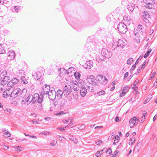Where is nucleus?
Wrapping results in <instances>:
<instances>
[{
	"instance_id": "nucleus-12",
	"label": "nucleus",
	"mask_w": 157,
	"mask_h": 157,
	"mask_svg": "<svg viewBox=\"0 0 157 157\" xmlns=\"http://www.w3.org/2000/svg\"><path fill=\"white\" fill-rule=\"evenodd\" d=\"M48 94L49 98L51 100H54L56 97V92L54 90H52Z\"/></svg>"
},
{
	"instance_id": "nucleus-24",
	"label": "nucleus",
	"mask_w": 157,
	"mask_h": 157,
	"mask_svg": "<svg viewBox=\"0 0 157 157\" xmlns=\"http://www.w3.org/2000/svg\"><path fill=\"white\" fill-rule=\"evenodd\" d=\"M4 44H0V54H3L5 53Z\"/></svg>"
},
{
	"instance_id": "nucleus-13",
	"label": "nucleus",
	"mask_w": 157,
	"mask_h": 157,
	"mask_svg": "<svg viewBox=\"0 0 157 157\" xmlns=\"http://www.w3.org/2000/svg\"><path fill=\"white\" fill-rule=\"evenodd\" d=\"M139 121L138 118H131L129 121V125L131 128H133L136 125Z\"/></svg>"
},
{
	"instance_id": "nucleus-34",
	"label": "nucleus",
	"mask_w": 157,
	"mask_h": 157,
	"mask_svg": "<svg viewBox=\"0 0 157 157\" xmlns=\"http://www.w3.org/2000/svg\"><path fill=\"white\" fill-rule=\"evenodd\" d=\"M69 120L70 121V123L72 124H73L72 123V121H71V120H70V119H68V120H67V119L66 120V119H63V120H62V121L64 124L65 123H68V122H69Z\"/></svg>"
},
{
	"instance_id": "nucleus-17",
	"label": "nucleus",
	"mask_w": 157,
	"mask_h": 157,
	"mask_svg": "<svg viewBox=\"0 0 157 157\" xmlns=\"http://www.w3.org/2000/svg\"><path fill=\"white\" fill-rule=\"evenodd\" d=\"M80 91L81 96L82 97L85 96L87 93V89H86V87L84 86L81 87H80Z\"/></svg>"
},
{
	"instance_id": "nucleus-42",
	"label": "nucleus",
	"mask_w": 157,
	"mask_h": 157,
	"mask_svg": "<svg viewBox=\"0 0 157 157\" xmlns=\"http://www.w3.org/2000/svg\"><path fill=\"white\" fill-rule=\"evenodd\" d=\"M5 137H8L10 136L11 134L8 132L5 133L3 135Z\"/></svg>"
},
{
	"instance_id": "nucleus-46",
	"label": "nucleus",
	"mask_w": 157,
	"mask_h": 157,
	"mask_svg": "<svg viewBox=\"0 0 157 157\" xmlns=\"http://www.w3.org/2000/svg\"><path fill=\"white\" fill-rule=\"evenodd\" d=\"M57 143V140H53L52 142H51L50 145L51 146H54Z\"/></svg>"
},
{
	"instance_id": "nucleus-53",
	"label": "nucleus",
	"mask_w": 157,
	"mask_h": 157,
	"mask_svg": "<svg viewBox=\"0 0 157 157\" xmlns=\"http://www.w3.org/2000/svg\"><path fill=\"white\" fill-rule=\"evenodd\" d=\"M139 33H140V32H139V31H137V29L136 30H135V29H134V33L135 36H137L138 34Z\"/></svg>"
},
{
	"instance_id": "nucleus-30",
	"label": "nucleus",
	"mask_w": 157,
	"mask_h": 157,
	"mask_svg": "<svg viewBox=\"0 0 157 157\" xmlns=\"http://www.w3.org/2000/svg\"><path fill=\"white\" fill-rule=\"evenodd\" d=\"M41 121V120H40L38 118H35L32 121V122L33 124H40Z\"/></svg>"
},
{
	"instance_id": "nucleus-16",
	"label": "nucleus",
	"mask_w": 157,
	"mask_h": 157,
	"mask_svg": "<svg viewBox=\"0 0 157 157\" xmlns=\"http://www.w3.org/2000/svg\"><path fill=\"white\" fill-rule=\"evenodd\" d=\"M137 31H139L140 33H141L142 35H144L145 34L144 27L143 25L140 24H139L138 26Z\"/></svg>"
},
{
	"instance_id": "nucleus-43",
	"label": "nucleus",
	"mask_w": 157,
	"mask_h": 157,
	"mask_svg": "<svg viewBox=\"0 0 157 157\" xmlns=\"http://www.w3.org/2000/svg\"><path fill=\"white\" fill-rule=\"evenodd\" d=\"M7 85L9 87H11L14 85L13 83V82H12L11 80L10 81L8 82L7 83Z\"/></svg>"
},
{
	"instance_id": "nucleus-31",
	"label": "nucleus",
	"mask_w": 157,
	"mask_h": 157,
	"mask_svg": "<svg viewBox=\"0 0 157 157\" xmlns=\"http://www.w3.org/2000/svg\"><path fill=\"white\" fill-rule=\"evenodd\" d=\"M152 97V96L151 94H149L148 95L147 99L144 101V104L147 103L149 101L150 99H151Z\"/></svg>"
},
{
	"instance_id": "nucleus-28",
	"label": "nucleus",
	"mask_w": 157,
	"mask_h": 157,
	"mask_svg": "<svg viewBox=\"0 0 157 157\" xmlns=\"http://www.w3.org/2000/svg\"><path fill=\"white\" fill-rule=\"evenodd\" d=\"M105 57L101 54L100 56H98L96 57V59L99 62H101L104 59Z\"/></svg>"
},
{
	"instance_id": "nucleus-25",
	"label": "nucleus",
	"mask_w": 157,
	"mask_h": 157,
	"mask_svg": "<svg viewBox=\"0 0 157 157\" xmlns=\"http://www.w3.org/2000/svg\"><path fill=\"white\" fill-rule=\"evenodd\" d=\"M123 18L124 20L126 23L129 24L130 23V18L129 17H128L127 15H125L123 17Z\"/></svg>"
},
{
	"instance_id": "nucleus-8",
	"label": "nucleus",
	"mask_w": 157,
	"mask_h": 157,
	"mask_svg": "<svg viewBox=\"0 0 157 157\" xmlns=\"http://www.w3.org/2000/svg\"><path fill=\"white\" fill-rule=\"evenodd\" d=\"M50 86L48 85H45L43 87V90L40 93L43 96L44 94H48L50 91Z\"/></svg>"
},
{
	"instance_id": "nucleus-5",
	"label": "nucleus",
	"mask_w": 157,
	"mask_h": 157,
	"mask_svg": "<svg viewBox=\"0 0 157 157\" xmlns=\"http://www.w3.org/2000/svg\"><path fill=\"white\" fill-rule=\"evenodd\" d=\"M144 3L146 4L145 6L146 8L149 9H152L154 7L155 2L154 0H143Z\"/></svg>"
},
{
	"instance_id": "nucleus-23",
	"label": "nucleus",
	"mask_w": 157,
	"mask_h": 157,
	"mask_svg": "<svg viewBox=\"0 0 157 157\" xmlns=\"http://www.w3.org/2000/svg\"><path fill=\"white\" fill-rule=\"evenodd\" d=\"M78 85V84L77 82L76 83L73 84L72 88L74 91H75L76 92L78 91L79 88Z\"/></svg>"
},
{
	"instance_id": "nucleus-37",
	"label": "nucleus",
	"mask_w": 157,
	"mask_h": 157,
	"mask_svg": "<svg viewBox=\"0 0 157 157\" xmlns=\"http://www.w3.org/2000/svg\"><path fill=\"white\" fill-rule=\"evenodd\" d=\"M129 89V87L128 86H125L123 87V90L124 92H125L127 93Z\"/></svg>"
},
{
	"instance_id": "nucleus-40",
	"label": "nucleus",
	"mask_w": 157,
	"mask_h": 157,
	"mask_svg": "<svg viewBox=\"0 0 157 157\" xmlns=\"http://www.w3.org/2000/svg\"><path fill=\"white\" fill-rule=\"evenodd\" d=\"M31 96V95H29L27 97V98H26L22 100V102H24L25 103V102H28L29 99L30 98Z\"/></svg>"
},
{
	"instance_id": "nucleus-60",
	"label": "nucleus",
	"mask_w": 157,
	"mask_h": 157,
	"mask_svg": "<svg viewBox=\"0 0 157 157\" xmlns=\"http://www.w3.org/2000/svg\"><path fill=\"white\" fill-rule=\"evenodd\" d=\"M126 93L125 92H124L123 90H122V93L120 94V97H121L122 96H124L125 95V94Z\"/></svg>"
},
{
	"instance_id": "nucleus-54",
	"label": "nucleus",
	"mask_w": 157,
	"mask_h": 157,
	"mask_svg": "<svg viewBox=\"0 0 157 157\" xmlns=\"http://www.w3.org/2000/svg\"><path fill=\"white\" fill-rule=\"evenodd\" d=\"M38 108L39 110H42L43 108V106H42V105L41 104L39 105H38Z\"/></svg>"
},
{
	"instance_id": "nucleus-47",
	"label": "nucleus",
	"mask_w": 157,
	"mask_h": 157,
	"mask_svg": "<svg viewBox=\"0 0 157 157\" xmlns=\"http://www.w3.org/2000/svg\"><path fill=\"white\" fill-rule=\"evenodd\" d=\"M85 126L86 125L84 124H82L78 128L79 129L83 130L85 128Z\"/></svg>"
},
{
	"instance_id": "nucleus-48",
	"label": "nucleus",
	"mask_w": 157,
	"mask_h": 157,
	"mask_svg": "<svg viewBox=\"0 0 157 157\" xmlns=\"http://www.w3.org/2000/svg\"><path fill=\"white\" fill-rule=\"evenodd\" d=\"M128 0H122L121 2V4L123 5H125L128 3Z\"/></svg>"
},
{
	"instance_id": "nucleus-55",
	"label": "nucleus",
	"mask_w": 157,
	"mask_h": 157,
	"mask_svg": "<svg viewBox=\"0 0 157 157\" xmlns=\"http://www.w3.org/2000/svg\"><path fill=\"white\" fill-rule=\"evenodd\" d=\"M139 120V121L140 122H143L145 120V118H138Z\"/></svg>"
},
{
	"instance_id": "nucleus-11",
	"label": "nucleus",
	"mask_w": 157,
	"mask_h": 157,
	"mask_svg": "<svg viewBox=\"0 0 157 157\" xmlns=\"http://www.w3.org/2000/svg\"><path fill=\"white\" fill-rule=\"evenodd\" d=\"M27 90L25 89H24L22 90H21L20 89V90H19V94L18 95V98L20 100L21 99V98H26L25 97L26 96V94L27 93Z\"/></svg>"
},
{
	"instance_id": "nucleus-39",
	"label": "nucleus",
	"mask_w": 157,
	"mask_h": 157,
	"mask_svg": "<svg viewBox=\"0 0 157 157\" xmlns=\"http://www.w3.org/2000/svg\"><path fill=\"white\" fill-rule=\"evenodd\" d=\"M12 82H13L14 85L17 84L18 82V79H17L15 78H13L11 80Z\"/></svg>"
},
{
	"instance_id": "nucleus-18",
	"label": "nucleus",
	"mask_w": 157,
	"mask_h": 157,
	"mask_svg": "<svg viewBox=\"0 0 157 157\" xmlns=\"http://www.w3.org/2000/svg\"><path fill=\"white\" fill-rule=\"evenodd\" d=\"M10 90L11 88H9L8 89L6 90L3 93V97L4 98H6L9 96H10Z\"/></svg>"
},
{
	"instance_id": "nucleus-58",
	"label": "nucleus",
	"mask_w": 157,
	"mask_h": 157,
	"mask_svg": "<svg viewBox=\"0 0 157 157\" xmlns=\"http://www.w3.org/2000/svg\"><path fill=\"white\" fill-rule=\"evenodd\" d=\"M146 60L144 61V62L143 63V64L142 66L141 67V68H144L146 66Z\"/></svg>"
},
{
	"instance_id": "nucleus-26",
	"label": "nucleus",
	"mask_w": 157,
	"mask_h": 157,
	"mask_svg": "<svg viewBox=\"0 0 157 157\" xmlns=\"http://www.w3.org/2000/svg\"><path fill=\"white\" fill-rule=\"evenodd\" d=\"M68 137L69 139L73 141L76 144L78 143V141L73 136L69 135Z\"/></svg>"
},
{
	"instance_id": "nucleus-45",
	"label": "nucleus",
	"mask_w": 157,
	"mask_h": 157,
	"mask_svg": "<svg viewBox=\"0 0 157 157\" xmlns=\"http://www.w3.org/2000/svg\"><path fill=\"white\" fill-rule=\"evenodd\" d=\"M133 61L132 59L130 58L128 59L127 61V63L128 64H131L132 63V62Z\"/></svg>"
},
{
	"instance_id": "nucleus-56",
	"label": "nucleus",
	"mask_w": 157,
	"mask_h": 157,
	"mask_svg": "<svg viewBox=\"0 0 157 157\" xmlns=\"http://www.w3.org/2000/svg\"><path fill=\"white\" fill-rule=\"evenodd\" d=\"M30 116L31 117H37V115L35 113H31Z\"/></svg>"
},
{
	"instance_id": "nucleus-63",
	"label": "nucleus",
	"mask_w": 157,
	"mask_h": 157,
	"mask_svg": "<svg viewBox=\"0 0 157 157\" xmlns=\"http://www.w3.org/2000/svg\"><path fill=\"white\" fill-rule=\"evenodd\" d=\"M118 142V140H117L116 138H115V140L113 144L114 145H115L116 144V143H117Z\"/></svg>"
},
{
	"instance_id": "nucleus-14",
	"label": "nucleus",
	"mask_w": 157,
	"mask_h": 157,
	"mask_svg": "<svg viewBox=\"0 0 157 157\" xmlns=\"http://www.w3.org/2000/svg\"><path fill=\"white\" fill-rule=\"evenodd\" d=\"M93 62L92 60L87 61L86 63L83 65V67L87 69H90L93 67Z\"/></svg>"
},
{
	"instance_id": "nucleus-15",
	"label": "nucleus",
	"mask_w": 157,
	"mask_h": 157,
	"mask_svg": "<svg viewBox=\"0 0 157 157\" xmlns=\"http://www.w3.org/2000/svg\"><path fill=\"white\" fill-rule=\"evenodd\" d=\"M42 74L40 72H33L32 75L33 77L36 80H38L41 78Z\"/></svg>"
},
{
	"instance_id": "nucleus-38",
	"label": "nucleus",
	"mask_w": 157,
	"mask_h": 157,
	"mask_svg": "<svg viewBox=\"0 0 157 157\" xmlns=\"http://www.w3.org/2000/svg\"><path fill=\"white\" fill-rule=\"evenodd\" d=\"M66 113V112L63 111H60L58 113H57L56 114L57 116H59L61 115H63L65 114Z\"/></svg>"
},
{
	"instance_id": "nucleus-51",
	"label": "nucleus",
	"mask_w": 157,
	"mask_h": 157,
	"mask_svg": "<svg viewBox=\"0 0 157 157\" xmlns=\"http://www.w3.org/2000/svg\"><path fill=\"white\" fill-rule=\"evenodd\" d=\"M135 137H132V138L130 139V140L131 141V144H132L135 141Z\"/></svg>"
},
{
	"instance_id": "nucleus-35",
	"label": "nucleus",
	"mask_w": 157,
	"mask_h": 157,
	"mask_svg": "<svg viewBox=\"0 0 157 157\" xmlns=\"http://www.w3.org/2000/svg\"><path fill=\"white\" fill-rule=\"evenodd\" d=\"M151 48L149 49L148 51L145 54V55L144 56V58H146L149 55V54H150V53L151 52Z\"/></svg>"
},
{
	"instance_id": "nucleus-33",
	"label": "nucleus",
	"mask_w": 157,
	"mask_h": 157,
	"mask_svg": "<svg viewBox=\"0 0 157 157\" xmlns=\"http://www.w3.org/2000/svg\"><path fill=\"white\" fill-rule=\"evenodd\" d=\"M74 75L77 79H78L80 77V74L78 72H75L74 74Z\"/></svg>"
},
{
	"instance_id": "nucleus-4",
	"label": "nucleus",
	"mask_w": 157,
	"mask_h": 157,
	"mask_svg": "<svg viewBox=\"0 0 157 157\" xmlns=\"http://www.w3.org/2000/svg\"><path fill=\"white\" fill-rule=\"evenodd\" d=\"M101 53L104 57L107 58H109L112 56V52H111L109 48H102Z\"/></svg>"
},
{
	"instance_id": "nucleus-1",
	"label": "nucleus",
	"mask_w": 157,
	"mask_h": 157,
	"mask_svg": "<svg viewBox=\"0 0 157 157\" xmlns=\"http://www.w3.org/2000/svg\"><path fill=\"white\" fill-rule=\"evenodd\" d=\"M44 96L41 94L40 95L38 93L35 94L32 99L31 100L32 103L33 104H34L37 101L39 103H41L43 101Z\"/></svg>"
},
{
	"instance_id": "nucleus-44",
	"label": "nucleus",
	"mask_w": 157,
	"mask_h": 157,
	"mask_svg": "<svg viewBox=\"0 0 157 157\" xmlns=\"http://www.w3.org/2000/svg\"><path fill=\"white\" fill-rule=\"evenodd\" d=\"M117 43V42H114L113 44V48H114V49H115L118 47Z\"/></svg>"
},
{
	"instance_id": "nucleus-7",
	"label": "nucleus",
	"mask_w": 157,
	"mask_h": 157,
	"mask_svg": "<svg viewBox=\"0 0 157 157\" xmlns=\"http://www.w3.org/2000/svg\"><path fill=\"white\" fill-rule=\"evenodd\" d=\"M97 79L100 83L103 85L107 83L108 80L105 77L102 75H98L97 77Z\"/></svg>"
},
{
	"instance_id": "nucleus-50",
	"label": "nucleus",
	"mask_w": 157,
	"mask_h": 157,
	"mask_svg": "<svg viewBox=\"0 0 157 157\" xmlns=\"http://www.w3.org/2000/svg\"><path fill=\"white\" fill-rule=\"evenodd\" d=\"M105 152L106 153L109 152V154H110L112 152L111 148V147L109 148L107 150H106Z\"/></svg>"
},
{
	"instance_id": "nucleus-29",
	"label": "nucleus",
	"mask_w": 157,
	"mask_h": 157,
	"mask_svg": "<svg viewBox=\"0 0 157 157\" xmlns=\"http://www.w3.org/2000/svg\"><path fill=\"white\" fill-rule=\"evenodd\" d=\"M142 15L145 20H147V18H148L149 16L148 13L147 12L145 11L143 12Z\"/></svg>"
},
{
	"instance_id": "nucleus-49",
	"label": "nucleus",
	"mask_w": 157,
	"mask_h": 157,
	"mask_svg": "<svg viewBox=\"0 0 157 157\" xmlns=\"http://www.w3.org/2000/svg\"><path fill=\"white\" fill-rule=\"evenodd\" d=\"M139 80L138 79H136L134 82L133 83V85L134 86L133 88L135 87L138 84L139 82Z\"/></svg>"
},
{
	"instance_id": "nucleus-57",
	"label": "nucleus",
	"mask_w": 157,
	"mask_h": 157,
	"mask_svg": "<svg viewBox=\"0 0 157 157\" xmlns=\"http://www.w3.org/2000/svg\"><path fill=\"white\" fill-rule=\"evenodd\" d=\"M142 68H141V67H140L137 69V72L136 73L134 74L135 75H137L140 72V69H142Z\"/></svg>"
},
{
	"instance_id": "nucleus-52",
	"label": "nucleus",
	"mask_w": 157,
	"mask_h": 157,
	"mask_svg": "<svg viewBox=\"0 0 157 157\" xmlns=\"http://www.w3.org/2000/svg\"><path fill=\"white\" fill-rule=\"evenodd\" d=\"M15 148V151H21V150L20 149V148H21L22 147H20L19 146H17L16 147H14Z\"/></svg>"
},
{
	"instance_id": "nucleus-27",
	"label": "nucleus",
	"mask_w": 157,
	"mask_h": 157,
	"mask_svg": "<svg viewBox=\"0 0 157 157\" xmlns=\"http://www.w3.org/2000/svg\"><path fill=\"white\" fill-rule=\"evenodd\" d=\"M134 5L133 4H130L128 5L127 8L128 10L132 12L135 8Z\"/></svg>"
},
{
	"instance_id": "nucleus-22",
	"label": "nucleus",
	"mask_w": 157,
	"mask_h": 157,
	"mask_svg": "<svg viewBox=\"0 0 157 157\" xmlns=\"http://www.w3.org/2000/svg\"><path fill=\"white\" fill-rule=\"evenodd\" d=\"M94 79V77L93 75H91L89 76V77H87L86 80L88 82L92 85V84L93 83V80Z\"/></svg>"
},
{
	"instance_id": "nucleus-61",
	"label": "nucleus",
	"mask_w": 157,
	"mask_h": 157,
	"mask_svg": "<svg viewBox=\"0 0 157 157\" xmlns=\"http://www.w3.org/2000/svg\"><path fill=\"white\" fill-rule=\"evenodd\" d=\"M136 67V65H133L131 68V70L130 71V72H131Z\"/></svg>"
},
{
	"instance_id": "nucleus-2",
	"label": "nucleus",
	"mask_w": 157,
	"mask_h": 157,
	"mask_svg": "<svg viewBox=\"0 0 157 157\" xmlns=\"http://www.w3.org/2000/svg\"><path fill=\"white\" fill-rule=\"evenodd\" d=\"M117 28L119 32L122 34H124L127 31V27L126 25L122 22L118 24Z\"/></svg>"
},
{
	"instance_id": "nucleus-21",
	"label": "nucleus",
	"mask_w": 157,
	"mask_h": 157,
	"mask_svg": "<svg viewBox=\"0 0 157 157\" xmlns=\"http://www.w3.org/2000/svg\"><path fill=\"white\" fill-rule=\"evenodd\" d=\"M117 42V43L118 47H121L122 48H123V47L125 45V43H124L123 41L121 40H119Z\"/></svg>"
},
{
	"instance_id": "nucleus-20",
	"label": "nucleus",
	"mask_w": 157,
	"mask_h": 157,
	"mask_svg": "<svg viewBox=\"0 0 157 157\" xmlns=\"http://www.w3.org/2000/svg\"><path fill=\"white\" fill-rule=\"evenodd\" d=\"M8 56L10 57V59H13L15 57V54L12 51H10L8 53Z\"/></svg>"
},
{
	"instance_id": "nucleus-3",
	"label": "nucleus",
	"mask_w": 157,
	"mask_h": 157,
	"mask_svg": "<svg viewBox=\"0 0 157 157\" xmlns=\"http://www.w3.org/2000/svg\"><path fill=\"white\" fill-rule=\"evenodd\" d=\"M4 72H2L0 75V79L2 80L1 84L2 85H6L8 82L10 78L9 77L5 76Z\"/></svg>"
},
{
	"instance_id": "nucleus-36",
	"label": "nucleus",
	"mask_w": 157,
	"mask_h": 157,
	"mask_svg": "<svg viewBox=\"0 0 157 157\" xmlns=\"http://www.w3.org/2000/svg\"><path fill=\"white\" fill-rule=\"evenodd\" d=\"M105 93V91L102 90L99 92H98L96 94L97 96H99L102 95L104 94Z\"/></svg>"
},
{
	"instance_id": "nucleus-6",
	"label": "nucleus",
	"mask_w": 157,
	"mask_h": 157,
	"mask_svg": "<svg viewBox=\"0 0 157 157\" xmlns=\"http://www.w3.org/2000/svg\"><path fill=\"white\" fill-rule=\"evenodd\" d=\"M117 10H115L114 12L109 14L106 17V20L109 22H113L115 18V15L117 13Z\"/></svg>"
},
{
	"instance_id": "nucleus-10",
	"label": "nucleus",
	"mask_w": 157,
	"mask_h": 157,
	"mask_svg": "<svg viewBox=\"0 0 157 157\" xmlns=\"http://www.w3.org/2000/svg\"><path fill=\"white\" fill-rule=\"evenodd\" d=\"M71 92V88L70 85H66L64 87L63 90V93L64 95L67 96L70 94Z\"/></svg>"
},
{
	"instance_id": "nucleus-32",
	"label": "nucleus",
	"mask_w": 157,
	"mask_h": 157,
	"mask_svg": "<svg viewBox=\"0 0 157 157\" xmlns=\"http://www.w3.org/2000/svg\"><path fill=\"white\" fill-rule=\"evenodd\" d=\"M21 82L24 84H26L28 83L27 80L24 77H21Z\"/></svg>"
},
{
	"instance_id": "nucleus-19",
	"label": "nucleus",
	"mask_w": 157,
	"mask_h": 157,
	"mask_svg": "<svg viewBox=\"0 0 157 157\" xmlns=\"http://www.w3.org/2000/svg\"><path fill=\"white\" fill-rule=\"evenodd\" d=\"M63 92L61 90H58L56 93V97L59 99L61 98L62 97Z\"/></svg>"
},
{
	"instance_id": "nucleus-9",
	"label": "nucleus",
	"mask_w": 157,
	"mask_h": 157,
	"mask_svg": "<svg viewBox=\"0 0 157 157\" xmlns=\"http://www.w3.org/2000/svg\"><path fill=\"white\" fill-rule=\"evenodd\" d=\"M20 89L18 88H16L12 92L10 91V98L13 99L18 96Z\"/></svg>"
},
{
	"instance_id": "nucleus-59",
	"label": "nucleus",
	"mask_w": 157,
	"mask_h": 157,
	"mask_svg": "<svg viewBox=\"0 0 157 157\" xmlns=\"http://www.w3.org/2000/svg\"><path fill=\"white\" fill-rule=\"evenodd\" d=\"M103 142V141L101 140H99L98 141L96 142V144L97 145H99L100 143H101Z\"/></svg>"
},
{
	"instance_id": "nucleus-41",
	"label": "nucleus",
	"mask_w": 157,
	"mask_h": 157,
	"mask_svg": "<svg viewBox=\"0 0 157 157\" xmlns=\"http://www.w3.org/2000/svg\"><path fill=\"white\" fill-rule=\"evenodd\" d=\"M98 80L97 79H94V80H93V83L92 84V85L93 86H97L98 85Z\"/></svg>"
},
{
	"instance_id": "nucleus-64",
	"label": "nucleus",
	"mask_w": 157,
	"mask_h": 157,
	"mask_svg": "<svg viewBox=\"0 0 157 157\" xmlns=\"http://www.w3.org/2000/svg\"><path fill=\"white\" fill-rule=\"evenodd\" d=\"M14 8L15 9V11H16L17 12L18 11L17 10L19 9V7L18 6H16L14 7Z\"/></svg>"
},
{
	"instance_id": "nucleus-62",
	"label": "nucleus",
	"mask_w": 157,
	"mask_h": 157,
	"mask_svg": "<svg viewBox=\"0 0 157 157\" xmlns=\"http://www.w3.org/2000/svg\"><path fill=\"white\" fill-rule=\"evenodd\" d=\"M128 72H126L124 74V79H125V78H126V77H127L128 76Z\"/></svg>"
}]
</instances>
